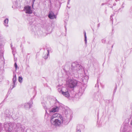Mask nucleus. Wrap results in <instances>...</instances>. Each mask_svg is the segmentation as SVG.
<instances>
[{
    "label": "nucleus",
    "mask_w": 132,
    "mask_h": 132,
    "mask_svg": "<svg viewBox=\"0 0 132 132\" xmlns=\"http://www.w3.org/2000/svg\"><path fill=\"white\" fill-rule=\"evenodd\" d=\"M50 121L52 125L56 127H60L63 123V117L61 114L55 113L51 116Z\"/></svg>",
    "instance_id": "f257e3e1"
},
{
    "label": "nucleus",
    "mask_w": 132,
    "mask_h": 132,
    "mask_svg": "<svg viewBox=\"0 0 132 132\" xmlns=\"http://www.w3.org/2000/svg\"><path fill=\"white\" fill-rule=\"evenodd\" d=\"M82 67L81 65L77 63H73L71 65V69L70 71L68 72L67 74L68 75L70 76H73L74 77H76L75 76V74L77 75L78 73L82 71Z\"/></svg>",
    "instance_id": "f03ea898"
},
{
    "label": "nucleus",
    "mask_w": 132,
    "mask_h": 132,
    "mask_svg": "<svg viewBox=\"0 0 132 132\" xmlns=\"http://www.w3.org/2000/svg\"><path fill=\"white\" fill-rule=\"evenodd\" d=\"M64 113L66 117L64 118H63V123L67 124L72 118L71 112L69 110H66L64 111Z\"/></svg>",
    "instance_id": "7ed1b4c3"
},
{
    "label": "nucleus",
    "mask_w": 132,
    "mask_h": 132,
    "mask_svg": "<svg viewBox=\"0 0 132 132\" xmlns=\"http://www.w3.org/2000/svg\"><path fill=\"white\" fill-rule=\"evenodd\" d=\"M80 82L74 79H69L66 82V85L70 88H73Z\"/></svg>",
    "instance_id": "20e7f679"
},
{
    "label": "nucleus",
    "mask_w": 132,
    "mask_h": 132,
    "mask_svg": "<svg viewBox=\"0 0 132 132\" xmlns=\"http://www.w3.org/2000/svg\"><path fill=\"white\" fill-rule=\"evenodd\" d=\"M55 107L53 108L51 110H46V116L48 114H50L52 112H55L57 111L60 107V104L59 102L57 101H56L55 102Z\"/></svg>",
    "instance_id": "39448f33"
},
{
    "label": "nucleus",
    "mask_w": 132,
    "mask_h": 132,
    "mask_svg": "<svg viewBox=\"0 0 132 132\" xmlns=\"http://www.w3.org/2000/svg\"><path fill=\"white\" fill-rule=\"evenodd\" d=\"M15 124L11 123H4V127L6 130L10 131L13 130L14 128Z\"/></svg>",
    "instance_id": "423d86ee"
},
{
    "label": "nucleus",
    "mask_w": 132,
    "mask_h": 132,
    "mask_svg": "<svg viewBox=\"0 0 132 132\" xmlns=\"http://www.w3.org/2000/svg\"><path fill=\"white\" fill-rule=\"evenodd\" d=\"M69 88H64V89H63L62 91V94L64 96L68 97L70 96L69 94Z\"/></svg>",
    "instance_id": "0eeeda50"
},
{
    "label": "nucleus",
    "mask_w": 132,
    "mask_h": 132,
    "mask_svg": "<svg viewBox=\"0 0 132 132\" xmlns=\"http://www.w3.org/2000/svg\"><path fill=\"white\" fill-rule=\"evenodd\" d=\"M16 132H23L24 131V129L21 127V125L20 123L16 124Z\"/></svg>",
    "instance_id": "6e6552de"
},
{
    "label": "nucleus",
    "mask_w": 132,
    "mask_h": 132,
    "mask_svg": "<svg viewBox=\"0 0 132 132\" xmlns=\"http://www.w3.org/2000/svg\"><path fill=\"white\" fill-rule=\"evenodd\" d=\"M24 10L26 13L31 14L32 13V11L31 9V7L28 6L24 7Z\"/></svg>",
    "instance_id": "1a4fd4ad"
},
{
    "label": "nucleus",
    "mask_w": 132,
    "mask_h": 132,
    "mask_svg": "<svg viewBox=\"0 0 132 132\" xmlns=\"http://www.w3.org/2000/svg\"><path fill=\"white\" fill-rule=\"evenodd\" d=\"M16 75L14 73V75L13 76V78L12 79V81H13V85L12 86V87L11 89H13L14 87L16 85Z\"/></svg>",
    "instance_id": "9d476101"
},
{
    "label": "nucleus",
    "mask_w": 132,
    "mask_h": 132,
    "mask_svg": "<svg viewBox=\"0 0 132 132\" xmlns=\"http://www.w3.org/2000/svg\"><path fill=\"white\" fill-rule=\"evenodd\" d=\"M21 106L22 107H24L26 109H27L31 108V105L29 103H26L22 104Z\"/></svg>",
    "instance_id": "9b49d317"
},
{
    "label": "nucleus",
    "mask_w": 132,
    "mask_h": 132,
    "mask_svg": "<svg viewBox=\"0 0 132 132\" xmlns=\"http://www.w3.org/2000/svg\"><path fill=\"white\" fill-rule=\"evenodd\" d=\"M127 129V126L123 125L122 126L120 129V132H126Z\"/></svg>",
    "instance_id": "f8f14e48"
},
{
    "label": "nucleus",
    "mask_w": 132,
    "mask_h": 132,
    "mask_svg": "<svg viewBox=\"0 0 132 132\" xmlns=\"http://www.w3.org/2000/svg\"><path fill=\"white\" fill-rule=\"evenodd\" d=\"M85 90L84 88H81L79 90V92L78 93V95L80 96H81L84 93Z\"/></svg>",
    "instance_id": "ddd939ff"
},
{
    "label": "nucleus",
    "mask_w": 132,
    "mask_h": 132,
    "mask_svg": "<svg viewBox=\"0 0 132 132\" xmlns=\"http://www.w3.org/2000/svg\"><path fill=\"white\" fill-rule=\"evenodd\" d=\"M89 77L87 76H86L82 78V81L83 82L86 83L88 80Z\"/></svg>",
    "instance_id": "4468645a"
},
{
    "label": "nucleus",
    "mask_w": 132,
    "mask_h": 132,
    "mask_svg": "<svg viewBox=\"0 0 132 132\" xmlns=\"http://www.w3.org/2000/svg\"><path fill=\"white\" fill-rule=\"evenodd\" d=\"M9 22V19H6L4 20V24L5 26L7 27H8V23Z\"/></svg>",
    "instance_id": "2eb2a0df"
},
{
    "label": "nucleus",
    "mask_w": 132,
    "mask_h": 132,
    "mask_svg": "<svg viewBox=\"0 0 132 132\" xmlns=\"http://www.w3.org/2000/svg\"><path fill=\"white\" fill-rule=\"evenodd\" d=\"M48 17L51 19H53L55 18V15H54L53 13H50L48 15Z\"/></svg>",
    "instance_id": "dca6fc26"
},
{
    "label": "nucleus",
    "mask_w": 132,
    "mask_h": 132,
    "mask_svg": "<svg viewBox=\"0 0 132 132\" xmlns=\"http://www.w3.org/2000/svg\"><path fill=\"white\" fill-rule=\"evenodd\" d=\"M78 126H79V129L80 130L83 129L84 127V125H78L77 126V128H78Z\"/></svg>",
    "instance_id": "f3484780"
},
{
    "label": "nucleus",
    "mask_w": 132,
    "mask_h": 132,
    "mask_svg": "<svg viewBox=\"0 0 132 132\" xmlns=\"http://www.w3.org/2000/svg\"><path fill=\"white\" fill-rule=\"evenodd\" d=\"M47 54H45V56L43 57V58H44L45 59H47L48 57V56L49 55V50L47 49Z\"/></svg>",
    "instance_id": "a211bd4d"
},
{
    "label": "nucleus",
    "mask_w": 132,
    "mask_h": 132,
    "mask_svg": "<svg viewBox=\"0 0 132 132\" xmlns=\"http://www.w3.org/2000/svg\"><path fill=\"white\" fill-rule=\"evenodd\" d=\"M20 83H21L22 81V77H19L18 79Z\"/></svg>",
    "instance_id": "6ab92c4d"
},
{
    "label": "nucleus",
    "mask_w": 132,
    "mask_h": 132,
    "mask_svg": "<svg viewBox=\"0 0 132 132\" xmlns=\"http://www.w3.org/2000/svg\"><path fill=\"white\" fill-rule=\"evenodd\" d=\"M84 36H85V43H87V37L86 35V33L85 32H84Z\"/></svg>",
    "instance_id": "aec40b11"
},
{
    "label": "nucleus",
    "mask_w": 132,
    "mask_h": 132,
    "mask_svg": "<svg viewBox=\"0 0 132 132\" xmlns=\"http://www.w3.org/2000/svg\"><path fill=\"white\" fill-rule=\"evenodd\" d=\"M42 105L45 109H47V107L46 105L44 103H42Z\"/></svg>",
    "instance_id": "412c9836"
},
{
    "label": "nucleus",
    "mask_w": 132,
    "mask_h": 132,
    "mask_svg": "<svg viewBox=\"0 0 132 132\" xmlns=\"http://www.w3.org/2000/svg\"><path fill=\"white\" fill-rule=\"evenodd\" d=\"M79 126H78V127L77 128L76 130V132H81V130H80V129H79Z\"/></svg>",
    "instance_id": "4be33fe9"
},
{
    "label": "nucleus",
    "mask_w": 132,
    "mask_h": 132,
    "mask_svg": "<svg viewBox=\"0 0 132 132\" xmlns=\"http://www.w3.org/2000/svg\"><path fill=\"white\" fill-rule=\"evenodd\" d=\"M58 91L60 93H62V91L63 90V89H62L60 88H59L58 89Z\"/></svg>",
    "instance_id": "5701e85b"
},
{
    "label": "nucleus",
    "mask_w": 132,
    "mask_h": 132,
    "mask_svg": "<svg viewBox=\"0 0 132 132\" xmlns=\"http://www.w3.org/2000/svg\"><path fill=\"white\" fill-rule=\"evenodd\" d=\"M102 43H106V40L105 39H104L102 40Z\"/></svg>",
    "instance_id": "b1692460"
},
{
    "label": "nucleus",
    "mask_w": 132,
    "mask_h": 132,
    "mask_svg": "<svg viewBox=\"0 0 132 132\" xmlns=\"http://www.w3.org/2000/svg\"><path fill=\"white\" fill-rule=\"evenodd\" d=\"M14 65L15 67L16 70L18 66L17 65L16 63V62H15V63Z\"/></svg>",
    "instance_id": "393cba45"
},
{
    "label": "nucleus",
    "mask_w": 132,
    "mask_h": 132,
    "mask_svg": "<svg viewBox=\"0 0 132 132\" xmlns=\"http://www.w3.org/2000/svg\"><path fill=\"white\" fill-rule=\"evenodd\" d=\"M35 0H32V8H33V7H34L33 6H34V3Z\"/></svg>",
    "instance_id": "a878e982"
},
{
    "label": "nucleus",
    "mask_w": 132,
    "mask_h": 132,
    "mask_svg": "<svg viewBox=\"0 0 132 132\" xmlns=\"http://www.w3.org/2000/svg\"><path fill=\"white\" fill-rule=\"evenodd\" d=\"M3 36L2 35L0 34V38H2Z\"/></svg>",
    "instance_id": "bb28decb"
},
{
    "label": "nucleus",
    "mask_w": 132,
    "mask_h": 132,
    "mask_svg": "<svg viewBox=\"0 0 132 132\" xmlns=\"http://www.w3.org/2000/svg\"><path fill=\"white\" fill-rule=\"evenodd\" d=\"M70 0H68V2L67 3V4L68 5L69 4V2L70 1Z\"/></svg>",
    "instance_id": "cd10ccee"
},
{
    "label": "nucleus",
    "mask_w": 132,
    "mask_h": 132,
    "mask_svg": "<svg viewBox=\"0 0 132 132\" xmlns=\"http://www.w3.org/2000/svg\"><path fill=\"white\" fill-rule=\"evenodd\" d=\"M112 15H111L110 16V19L111 20L112 19Z\"/></svg>",
    "instance_id": "c85d7f7f"
},
{
    "label": "nucleus",
    "mask_w": 132,
    "mask_h": 132,
    "mask_svg": "<svg viewBox=\"0 0 132 132\" xmlns=\"http://www.w3.org/2000/svg\"><path fill=\"white\" fill-rule=\"evenodd\" d=\"M131 125L132 126V120L131 122L130 123Z\"/></svg>",
    "instance_id": "c756f323"
},
{
    "label": "nucleus",
    "mask_w": 132,
    "mask_h": 132,
    "mask_svg": "<svg viewBox=\"0 0 132 132\" xmlns=\"http://www.w3.org/2000/svg\"><path fill=\"white\" fill-rule=\"evenodd\" d=\"M6 117H8V114H6Z\"/></svg>",
    "instance_id": "7c9ffc66"
},
{
    "label": "nucleus",
    "mask_w": 132,
    "mask_h": 132,
    "mask_svg": "<svg viewBox=\"0 0 132 132\" xmlns=\"http://www.w3.org/2000/svg\"><path fill=\"white\" fill-rule=\"evenodd\" d=\"M67 7H68V5H67Z\"/></svg>",
    "instance_id": "2f4dec72"
},
{
    "label": "nucleus",
    "mask_w": 132,
    "mask_h": 132,
    "mask_svg": "<svg viewBox=\"0 0 132 132\" xmlns=\"http://www.w3.org/2000/svg\"><path fill=\"white\" fill-rule=\"evenodd\" d=\"M11 48L12 49V46H11Z\"/></svg>",
    "instance_id": "473e14b6"
},
{
    "label": "nucleus",
    "mask_w": 132,
    "mask_h": 132,
    "mask_svg": "<svg viewBox=\"0 0 132 132\" xmlns=\"http://www.w3.org/2000/svg\"><path fill=\"white\" fill-rule=\"evenodd\" d=\"M130 132L129 131H128L127 132Z\"/></svg>",
    "instance_id": "72a5a7b5"
},
{
    "label": "nucleus",
    "mask_w": 132,
    "mask_h": 132,
    "mask_svg": "<svg viewBox=\"0 0 132 132\" xmlns=\"http://www.w3.org/2000/svg\"><path fill=\"white\" fill-rule=\"evenodd\" d=\"M113 5H114V4H113Z\"/></svg>",
    "instance_id": "f704fd0d"
}]
</instances>
